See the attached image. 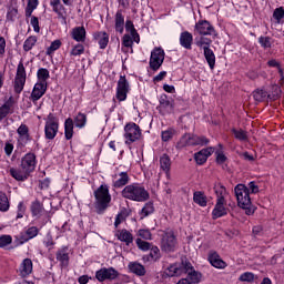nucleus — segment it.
Returning <instances> with one entry per match:
<instances>
[{"mask_svg":"<svg viewBox=\"0 0 284 284\" xmlns=\"http://www.w3.org/2000/svg\"><path fill=\"white\" fill-rule=\"evenodd\" d=\"M268 97V93L267 91L263 90V89H257L253 92V98L255 101L257 102H262V101H265V99H267Z\"/></svg>","mask_w":284,"mask_h":284,"instance_id":"obj_47","label":"nucleus"},{"mask_svg":"<svg viewBox=\"0 0 284 284\" xmlns=\"http://www.w3.org/2000/svg\"><path fill=\"white\" fill-rule=\"evenodd\" d=\"M163 61H165V51L161 48H154L151 51V57L149 61V65L151 70L156 72L163 65Z\"/></svg>","mask_w":284,"mask_h":284,"instance_id":"obj_7","label":"nucleus"},{"mask_svg":"<svg viewBox=\"0 0 284 284\" xmlns=\"http://www.w3.org/2000/svg\"><path fill=\"white\" fill-rule=\"evenodd\" d=\"M47 91L48 83L37 82L31 92L30 101H32V103H37V101H39V99H41V97H43V94H45Z\"/></svg>","mask_w":284,"mask_h":284,"instance_id":"obj_14","label":"nucleus"},{"mask_svg":"<svg viewBox=\"0 0 284 284\" xmlns=\"http://www.w3.org/2000/svg\"><path fill=\"white\" fill-rule=\"evenodd\" d=\"M39 234V229L37 226H31L26 231V237L23 241H30V239H34Z\"/></svg>","mask_w":284,"mask_h":284,"instance_id":"obj_50","label":"nucleus"},{"mask_svg":"<svg viewBox=\"0 0 284 284\" xmlns=\"http://www.w3.org/2000/svg\"><path fill=\"white\" fill-rule=\"evenodd\" d=\"M204 59L206 63H209L210 69L214 70V67L216 65V55L212 49L204 50Z\"/></svg>","mask_w":284,"mask_h":284,"instance_id":"obj_35","label":"nucleus"},{"mask_svg":"<svg viewBox=\"0 0 284 284\" xmlns=\"http://www.w3.org/2000/svg\"><path fill=\"white\" fill-rule=\"evenodd\" d=\"M194 146L193 134L186 133L181 136L180 141L176 143L178 150H183V148Z\"/></svg>","mask_w":284,"mask_h":284,"instance_id":"obj_26","label":"nucleus"},{"mask_svg":"<svg viewBox=\"0 0 284 284\" xmlns=\"http://www.w3.org/2000/svg\"><path fill=\"white\" fill-rule=\"evenodd\" d=\"M26 67L23 65V62H19L17 67V73L13 82V90L16 94H21L23 92V88H26Z\"/></svg>","mask_w":284,"mask_h":284,"instance_id":"obj_5","label":"nucleus"},{"mask_svg":"<svg viewBox=\"0 0 284 284\" xmlns=\"http://www.w3.org/2000/svg\"><path fill=\"white\" fill-rule=\"evenodd\" d=\"M150 214H154V203L152 202L145 203L141 210L142 219H145V216H150Z\"/></svg>","mask_w":284,"mask_h":284,"instance_id":"obj_45","label":"nucleus"},{"mask_svg":"<svg viewBox=\"0 0 284 284\" xmlns=\"http://www.w3.org/2000/svg\"><path fill=\"white\" fill-rule=\"evenodd\" d=\"M210 143V139H207L205 135H194L193 134V145H207Z\"/></svg>","mask_w":284,"mask_h":284,"instance_id":"obj_51","label":"nucleus"},{"mask_svg":"<svg viewBox=\"0 0 284 284\" xmlns=\"http://www.w3.org/2000/svg\"><path fill=\"white\" fill-rule=\"evenodd\" d=\"M240 281H242L243 283H252V281H254V275L250 272L243 273L240 276Z\"/></svg>","mask_w":284,"mask_h":284,"instance_id":"obj_64","label":"nucleus"},{"mask_svg":"<svg viewBox=\"0 0 284 284\" xmlns=\"http://www.w3.org/2000/svg\"><path fill=\"white\" fill-rule=\"evenodd\" d=\"M38 83H48V79H50V71L45 68H41L37 72Z\"/></svg>","mask_w":284,"mask_h":284,"instance_id":"obj_40","label":"nucleus"},{"mask_svg":"<svg viewBox=\"0 0 284 284\" xmlns=\"http://www.w3.org/2000/svg\"><path fill=\"white\" fill-rule=\"evenodd\" d=\"M50 6H51L53 12H55V14H58V19H60L62 21V26H67L68 11L65 10V7H63V4H61V0H51Z\"/></svg>","mask_w":284,"mask_h":284,"instance_id":"obj_12","label":"nucleus"},{"mask_svg":"<svg viewBox=\"0 0 284 284\" xmlns=\"http://www.w3.org/2000/svg\"><path fill=\"white\" fill-rule=\"evenodd\" d=\"M207 261L213 267L217 270H225L227 267V263L221 258V255L216 253V251H210Z\"/></svg>","mask_w":284,"mask_h":284,"instance_id":"obj_17","label":"nucleus"},{"mask_svg":"<svg viewBox=\"0 0 284 284\" xmlns=\"http://www.w3.org/2000/svg\"><path fill=\"white\" fill-rule=\"evenodd\" d=\"M160 108L161 110H172V102L168 99V95H161L160 98Z\"/></svg>","mask_w":284,"mask_h":284,"instance_id":"obj_57","label":"nucleus"},{"mask_svg":"<svg viewBox=\"0 0 284 284\" xmlns=\"http://www.w3.org/2000/svg\"><path fill=\"white\" fill-rule=\"evenodd\" d=\"M115 236L118 241L125 243V245H130L131 243H134V236L130 231L125 229L116 231Z\"/></svg>","mask_w":284,"mask_h":284,"instance_id":"obj_23","label":"nucleus"},{"mask_svg":"<svg viewBox=\"0 0 284 284\" xmlns=\"http://www.w3.org/2000/svg\"><path fill=\"white\" fill-rule=\"evenodd\" d=\"M83 52H85V47H83V44H75L70 54L71 57H81V54H83Z\"/></svg>","mask_w":284,"mask_h":284,"instance_id":"obj_56","label":"nucleus"},{"mask_svg":"<svg viewBox=\"0 0 284 284\" xmlns=\"http://www.w3.org/2000/svg\"><path fill=\"white\" fill-rule=\"evenodd\" d=\"M273 19L276 20V23H281L284 19V8L278 7L273 11Z\"/></svg>","mask_w":284,"mask_h":284,"instance_id":"obj_52","label":"nucleus"},{"mask_svg":"<svg viewBox=\"0 0 284 284\" xmlns=\"http://www.w3.org/2000/svg\"><path fill=\"white\" fill-rule=\"evenodd\" d=\"M136 236L143 239L144 241H152V232H150V230L140 229Z\"/></svg>","mask_w":284,"mask_h":284,"instance_id":"obj_55","label":"nucleus"},{"mask_svg":"<svg viewBox=\"0 0 284 284\" xmlns=\"http://www.w3.org/2000/svg\"><path fill=\"white\" fill-rule=\"evenodd\" d=\"M193 201H194V203L200 205V207H206L207 206V196H205V194L201 191L194 192Z\"/></svg>","mask_w":284,"mask_h":284,"instance_id":"obj_36","label":"nucleus"},{"mask_svg":"<svg viewBox=\"0 0 284 284\" xmlns=\"http://www.w3.org/2000/svg\"><path fill=\"white\" fill-rule=\"evenodd\" d=\"M123 199L129 201H135L136 203H145L150 201V192L145 190V186L139 183H132L126 185L121 192Z\"/></svg>","mask_w":284,"mask_h":284,"instance_id":"obj_1","label":"nucleus"},{"mask_svg":"<svg viewBox=\"0 0 284 284\" xmlns=\"http://www.w3.org/2000/svg\"><path fill=\"white\" fill-rule=\"evenodd\" d=\"M123 30H125V17H123V11L118 10L115 13V32L123 34Z\"/></svg>","mask_w":284,"mask_h":284,"instance_id":"obj_28","label":"nucleus"},{"mask_svg":"<svg viewBox=\"0 0 284 284\" xmlns=\"http://www.w3.org/2000/svg\"><path fill=\"white\" fill-rule=\"evenodd\" d=\"M225 203L226 202L216 200V204L212 211V217L214 219V221H216V219H221L222 216H226L227 207H225Z\"/></svg>","mask_w":284,"mask_h":284,"instance_id":"obj_20","label":"nucleus"},{"mask_svg":"<svg viewBox=\"0 0 284 284\" xmlns=\"http://www.w3.org/2000/svg\"><path fill=\"white\" fill-rule=\"evenodd\" d=\"M37 6H39V0H29L27 6V14H32V12L37 10Z\"/></svg>","mask_w":284,"mask_h":284,"instance_id":"obj_62","label":"nucleus"},{"mask_svg":"<svg viewBox=\"0 0 284 284\" xmlns=\"http://www.w3.org/2000/svg\"><path fill=\"white\" fill-rule=\"evenodd\" d=\"M128 92H130V82L125 79V75H121L116 85V99L118 101H125L128 99Z\"/></svg>","mask_w":284,"mask_h":284,"instance_id":"obj_9","label":"nucleus"},{"mask_svg":"<svg viewBox=\"0 0 284 284\" xmlns=\"http://www.w3.org/2000/svg\"><path fill=\"white\" fill-rule=\"evenodd\" d=\"M61 48V40H54L51 42L50 47L47 49V54H53V52H57Z\"/></svg>","mask_w":284,"mask_h":284,"instance_id":"obj_58","label":"nucleus"},{"mask_svg":"<svg viewBox=\"0 0 284 284\" xmlns=\"http://www.w3.org/2000/svg\"><path fill=\"white\" fill-rule=\"evenodd\" d=\"M195 45H197V48H201L203 51L210 50V47L212 45V39L205 37V36H201L195 38Z\"/></svg>","mask_w":284,"mask_h":284,"instance_id":"obj_33","label":"nucleus"},{"mask_svg":"<svg viewBox=\"0 0 284 284\" xmlns=\"http://www.w3.org/2000/svg\"><path fill=\"white\" fill-rule=\"evenodd\" d=\"M125 219H128V214L125 213V211H121L120 213H118V215L115 216L114 227H119L121 223L125 221Z\"/></svg>","mask_w":284,"mask_h":284,"instance_id":"obj_59","label":"nucleus"},{"mask_svg":"<svg viewBox=\"0 0 284 284\" xmlns=\"http://www.w3.org/2000/svg\"><path fill=\"white\" fill-rule=\"evenodd\" d=\"M126 183H130V175L128 172H121L119 179L113 182V187H124Z\"/></svg>","mask_w":284,"mask_h":284,"instance_id":"obj_37","label":"nucleus"},{"mask_svg":"<svg viewBox=\"0 0 284 284\" xmlns=\"http://www.w3.org/2000/svg\"><path fill=\"white\" fill-rule=\"evenodd\" d=\"M93 39L98 42L100 50H105L110 43V36L105 31L95 32Z\"/></svg>","mask_w":284,"mask_h":284,"instance_id":"obj_19","label":"nucleus"},{"mask_svg":"<svg viewBox=\"0 0 284 284\" xmlns=\"http://www.w3.org/2000/svg\"><path fill=\"white\" fill-rule=\"evenodd\" d=\"M12 110V102L8 101L0 108V122L3 121Z\"/></svg>","mask_w":284,"mask_h":284,"instance_id":"obj_44","label":"nucleus"},{"mask_svg":"<svg viewBox=\"0 0 284 284\" xmlns=\"http://www.w3.org/2000/svg\"><path fill=\"white\" fill-rule=\"evenodd\" d=\"M129 270L130 272H132V274H135L136 276H145V266H143L139 262H130Z\"/></svg>","mask_w":284,"mask_h":284,"instance_id":"obj_32","label":"nucleus"},{"mask_svg":"<svg viewBox=\"0 0 284 284\" xmlns=\"http://www.w3.org/2000/svg\"><path fill=\"white\" fill-rule=\"evenodd\" d=\"M64 136L67 141H70L74 136V120L72 118H68L64 121Z\"/></svg>","mask_w":284,"mask_h":284,"instance_id":"obj_30","label":"nucleus"},{"mask_svg":"<svg viewBox=\"0 0 284 284\" xmlns=\"http://www.w3.org/2000/svg\"><path fill=\"white\" fill-rule=\"evenodd\" d=\"M125 30L126 32H130L135 43H139L141 41V37L139 36V32H136V29L134 28V23L132 22V20H126Z\"/></svg>","mask_w":284,"mask_h":284,"instance_id":"obj_34","label":"nucleus"},{"mask_svg":"<svg viewBox=\"0 0 284 284\" xmlns=\"http://www.w3.org/2000/svg\"><path fill=\"white\" fill-rule=\"evenodd\" d=\"M258 43L262 48H264V50H266L267 48H272V41L270 37H260Z\"/></svg>","mask_w":284,"mask_h":284,"instance_id":"obj_60","label":"nucleus"},{"mask_svg":"<svg viewBox=\"0 0 284 284\" xmlns=\"http://www.w3.org/2000/svg\"><path fill=\"white\" fill-rule=\"evenodd\" d=\"M234 191L239 207L245 210V214H247V216H252L255 209L252 205V199L250 197V189H247L245 184H237Z\"/></svg>","mask_w":284,"mask_h":284,"instance_id":"obj_2","label":"nucleus"},{"mask_svg":"<svg viewBox=\"0 0 284 284\" xmlns=\"http://www.w3.org/2000/svg\"><path fill=\"white\" fill-rule=\"evenodd\" d=\"M132 45H134V38L132 34H124L122 38V52H128L125 48H130L132 52Z\"/></svg>","mask_w":284,"mask_h":284,"instance_id":"obj_38","label":"nucleus"},{"mask_svg":"<svg viewBox=\"0 0 284 284\" xmlns=\"http://www.w3.org/2000/svg\"><path fill=\"white\" fill-rule=\"evenodd\" d=\"M281 87H278V84H273L271 92L267 95V99H270L271 101H276V99H281Z\"/></svg>","mask_w":284,"mask_h":284,"instance_id":"obj_43","label":"nucleus"},{"mask_svg":"<svg viewBox=\"0 0 284 284\" xmlns=\"http://www.w3.org/2000/svg\"><path fill=\"white\" fill-rule=\"evenodd\" d=\"M30 274H32V260L24 258L19 266V275L26 278V276H30Z\"/></svg>","mask_w":284,"mask_h":284,"instance_id":"obj_24","label":"nucleus"},{"mask_svg":"<svg viewBox=\"0 0 284 284\" xmlns=\"http://www.w3.org/2000/svg\"><path fill=\"white\" fill-rule=\"evenodd\" d=\"M88 123V115L85 113L79 112L74 118V125L80 130Z\"/></svg>","mask_w":284,"mask_h":284,"instance_id":"obj_39","label":"nucleus"},{"mask_svg":"<svg viewBox=\"0 0 284 284\" xmlns=\"http://www.w3.org/2000/svg\"><path fill=\"white\" fill-rule=\"evenodd\" d=\"M93 194L95 197V210L98 211V214H103V212L110 207V203H112L110 187L106 184H102Z\"/></svg>","mask_w":284,"mask_h":284,"instance_id":"obj_3","label":"nucleus"},{"mask_svg":"<svg viewBox=\"0 0 284 284\" xmlns=\"http://www.w3.org/2000/svg\"><path fill=\"white\" fill-rule=\"evenodd\" d=\"M150 250H151L150 254H149L150 260L151 261H159V256L161 254V251L159 250V246H153Z\"/></svg>","mask_w":284,"mask_h":284,"instance_id":"obj_61","label":"nucleus"},{"mask_svg":"<svg viewBox=\"0 0 284 284\" xmlns=\"http://www.w3.org/2000/svg\"><path fill=\"white\" fill-rule=\"evenodd\" d=\"M160 168L163 170V172H165L166 179H170V170L172 168V160L170 159V155L164 153L160 158Z\"/></svg>","mask_w":284,"mask_h":284,"instance_id":"obj_25","label":"nucleus"},{"mask_svg":"<svg viewBox=\"0 0 284 284\" xmlns=\"http://www.w3.org/2000/svg\"><path fill=\"white\" fill-rule=\"evenodd\" d=\"M37 37L36 36H30L29 38L26 39L23 43V50L24 52H30L37 45Z\"/></svg>","mask_w":284,"mask_h":284,"instance_id":"obj_41","label":"nucleus"},{"mask_svg":"<svg viewBox=\"0 0 284 284\" xmlns=\"http://www.w3.org/2000/svg\"><path fill=\"white\" fill-rule=\"evenodd\" d=\"M71 37L78 43H83L85 41V28L84 27H75L71 31Z\"/></svg>","mask_w":284,"mask_h":284,"instance_id":"obj_27","label":"nucleus"},{"mask_svg":"<svg viewBox=\"0 0 284 284\" xmlns=\"http://www.w3.org/2000/svg\"><path fill=\"white\" fill-rule=\"evenodd\" d=\"M124 139L126 145H132L141 139V128L136 123H128L124 126Z\"/></svg>","mask_w":284,"mask_h":284,"instance_id":"obj_6","label":"nucleus"},{"mask_svg":"<svg viewBox=\"0 0 284 284\" xmlns=\"http://www.w3.org/2000/svg\"><path fill=\"white\" fill-rule=\"evenodd\" d=\"M10 175L16 179V181H27L30 173L23 169H10Z\"/></svg>","mask_w":284,"mask_h":284,"instance_id":"obj_31","label":"nucleus"},{"mask_svg":"<svg viewBox=\"0 0 284 284\" xmlns=\"http://www.w3.org/2000/svg\"><path fill=\"white\" fill-rule=\"evenodd\" d=\"M57 134H59V119H57L53 113H49L44 124V136L49 141H52L55 139Z\"/></svg>","mask_w":284,"mask_h":284,"instance_id":"obj_4","label":"nucleus"},{"mask_svg":"<svg viewBox=\"0 0 284 284\" xmlns=\"http://www.w3.org/2000/svg\"><path fill=\"white\" fill-rule=\"evenodd\" d=\"M215 194L217 196L216 201L225 202V196H227V190L223 185L215 186Z\"/></svg>","mask_w":284,"mask_h":284,"instance_id":"obj_46","label":"nucleus"},{"mask_svg":"<svg viewBox=\"0 0 284 284\" xmlns=\"http://www.w3.org/2000/svg\"><path fill=\"white\" fill-rule=\"evenodd\" d=\"M214 154V148L209 146L206 149H202L201 151L196 152L194 154V160L197 165H203L204 163H207V159Z\"/></svg>","mask_w":284,"mask_h":284,"instance_id":"obj_16","label":"nucleus"},{"mask_svg":"<svg viewBox=\"0 0 284 284\" xmlns=\"http://www.w3.org/2000/svg\"><path fill=\"white\" fill-rule=\"evenodd\" d=\"M185 271V262H182L181 264H171L164 272L166 276H183Z\"/></svg>","mask_w":284,"mask_h":284,"instance_id":"obj_18","label":"nucleus"},{"mask_svg":"<svg viewBox=\"0 0 284 284\" xmlns=\"http://www.w3.org/2000/svg\"><path fill=\"white\" fill-rule=\"evenodd\" d=\"M135 244L142 252H148V250H151L152 247V244L150 242H145L141 237H138L135 240Z\"/></svg>","mask_w":284,"mask_h":284,"instance_id":"obj_48","label":"nucleus"},{"mask_svg":"<svg viewBox=\"0 0 284 284\" xmlns=\"http://www.w3.org/2000/svg\"><path fill=\"white\" fill-rule=\"evenodd\" d=\"M31 212L33 216H41V212H43V205L39 201L33 202L31 204Z\"/></svg>","mask_w":284,"mask_h":284,"instance_id":"obj_49","label":"nucleus"},{"mask_svg":"<svg viewBox=\"0 0 284 284\" xmlns=\"http://www.w3.org/2000/svg\"><path fill=\"white\" fill-rule=\"evenodd\" d=\"M184 274H187L186 278H189V281L192 284L201 283L202 275L200 272H196L194 270V266H192V263H190V262L184 263Z\"/></svg>","mask_w":284,"mask_h":284,"instance_id":"obj_15","label":"nucleus"},{"mask_svg":"<svg viewBox=\"0 0 284 284\" xmlns=\"http://www.w3.org/2000/svg\"><path fill=\"white\" fill-rule=\"evenodd\" d=\"M10 210V201L6 193L0 192V212H8Z\"/></svg>","mask_w":284,"mask_h":284,"instance_id":"obj_42","label":"nucleus"},{"mask_svg":"<svg viewBox=\"0 0 284 284\" xmlns=\"http://www.w3.org/2000/svg\"><path fill=\"white\" fill-rule=\"evenodd\" d=\"M232 132L237 141H247V132H245L244 130L232 129Z\"/></svg>","mask_w":284,"mask_h":284,"instance_id":"obj_54","label":"nucleus"},{"mask_svg":"<svg viewBox=\"0 0 284 284\" xmlns=\"http://www.w3.org/2000/svg\"><path fill=\"white\" fill-rule=\"evenodd\" d=\"M175 134H176V130L174 129H168L165 131H162L161 133L162 141L164 142L171 141V139H173Z\"/></svg>","mask_w":284,"mask_h":284,"instance_id":"obj_53","label":"nucleus"},{"mask_svg":"<svg viewBox=\"0 0 284 284\" xmlns=\"http://www.w3.org/2000/svg\"><path fill=\"white\" fill-rule=\"evenodd\" d=\"M57 261H59L61 267H68L70 265V255L68 254V251L61 248L55 254Z\"/></svg>","mask_w":284,"mask_h":284,"instance_id":"obj_29","label":"nucleus"},{"mask_svg":"<svg viewBox=\"0 0 284 284\" xmlns=\"http://www.w3.org/2000/svg\"><path fill=\"white\" fill-rule=\"evenodd\" d=\"M195 30L203 37H214L216 34V30H214V27L207 20L197 21L195 23Z\"/></svg>","mask_w":284,"mask_h":284,"instance_id":"obj_10","label":"nucleus"},{"mask_svg":"<svg viewBox=\"0 0 284 284\" xmlns=\"http://www.w3.org/2000/svg\"><path fill=\"white\" fill-rule=\"evenodd\" d=\"M194 41V36L189 31H183L180 34V45L185 50H192V43Z\"/></svg>","mask_w":284,"mask_h":284,"instance_id":"obj_22","label":"nucleus"},{"mask_svg":"<svg viewBox=\"0 0 284 284\" xmlns=\"http://www.w3.org/2000/svg\"><path fill=\"white\" fill-rule=\"evenodd\" d=\"M17 133L19 143L24 146L30 141V129H28V125L21 124L18 128Z\"/></svg>","mask_w":284,"mask_h":284,"instance_id":"obj_21","label":"nucleus"},{"mask_svg":"<svg viewBox=\"0 0 284 284\" xmlns=\"http://www.w3.org/2000/svg\"><path fill=\"white\" fill-rule=\"evenodd\" d=\"M119 271L114 270V267H103L95 272V278L99 281V283H103V281H114V278H118Z\"/></svg>","mask_w":284,"mask_h":284,"instance_id":"obj_11","label":"nucleus"},{"mask_svg":"<svg viewBox=\"0 0 284 284\" xmlns=\"http://www.w3.org/2000/svg\"><path fill=\"white\" fill-rule=\"evenodd\" d=\"M21 168L29 174L30 172H34L37 168V155L34 153H27L21 160Z\"/></svg>","mask_w":284,"mask_h":284,"instance_id":"obj_13","label":"nucleus"},{"mask_svg":"<svg viewBox=\"0 0 284 284\" xmlns=\"http://www.w3.org/2000/svg\"><path fill=\"white\" fill-rule=\"evenodd\" d=\"M12 243V236L2 235L0 236V247H8Z\"/></svg>","mask_w":284,"mask_h":284,"instance_id":"obj_63","label":"nucleus"},{"mask_svg":"<svg viewBox=\"0 0 284 284\" xmlns=\"http://www.w3.org/2000/svg\"><path fill=\"white\" fill-rule=\"evenodd\" d=\"M178 247V243H176V236L174 235V232L169 231L165 232L162 236V241H161V250L162 252H175Z\"/></svg>","mask_w":284,"mask_h":284,"instance_id":"obj_8","label":"nucleus"}]
</instances>
